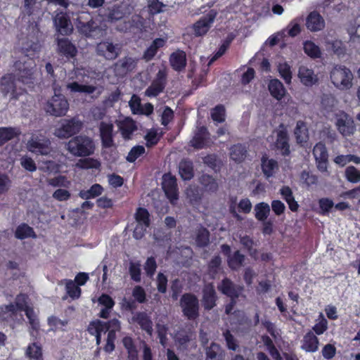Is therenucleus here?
Segmentation results:
<instances>
[{
	"mask_svg": "<svg viewBox=\"0 0 360 360\" xmlns=\"http://www.w3.org/2000/svg\"><path fill=\"white\" fill-rule=\"evenodd\" d=\"M132 322L139 325L140 328L147 334L153 333V322L150 317L143 311L136 312L131 318Z\"/></svg>",
	"mask_w": 360,
	"mask_h": 360,
	"instance_id": "21",
	"label": "nucleus"
},
{
	"mask_svg": "<svg viewBox=\"0 0 360 360\" xmlns=\"http://www.w3.org/2000/svg\"><path fill=\"white\" fill-rule=\"evenodd\" d=\"M258 4L253 5V10L259 18H264L271 16V7L268 1L257 2Z\"/></svg>",
	"mask_w": 360,
	"mask_h": 360,
	"instance_id": "46",
	"label": "nucleus"
},
{
	"mask_svg": "<svg viewBox=\"0 0 360 360\" xmlns=\"http://www.w3.org/2000/svg\"><path fill=\"white\" fill-rule=\"evenodd\" d=\"M15 237L20 240H24L28 238H36L37 235L32 227L26 223H22L17 226Z\"/></svg>",
	"mask_w": 360,
	"mask_h": 360,
	"instance_id": "38",
	"label": "nucleus"
},
{
	"mask_svg": "<svg viewBox=\"0 0 360 360\" xmlns=\"http://www.w3.org/2000/svg\"><path fill=\"white\" fill-rule=\"evenodd\" d=\"M21 49L22 52L27 56H34L41 49V44L38 37L34 35L28 37L25 41L22 43Z\"/></svg>",
	"mask_w": 360,
	"mask_h": 360,
	"instance_id": "27",
	"label": "nucleus"
},
{
	"mask_svg": "<svg viewBox=\"0 0 360 360\" xmlns=\"http://www.w3.org/2000/svg\"><path fill=\"white\" fill-rule=\"evenodd\" d=\"M113 129L112 123L101 122L99 132L103 148H109L114 146Z\"/></svg>",
	"mask_w": 360,
	"mask_h": 360,
	"instance_id": "18",
	"label": "nucleus"
},
{
	"mask_svg": "<svg viewBox=\"0 0 360 360\" xmlns=\"http://www.w3.org/2000/svg\"><path fill=\"white\" fill-rule=\"evenodd\" d=\"M27 148L30 152L37 155H46L51 152L50 141L32 138L28 141Z\"/></svg>",
	"mask_w": 360,
	"mask_h": 360,
	"instance_id": "19",
	"label": "nucleus"
},
{
	"mask_svg": "<svg viewBox=\"0 0 360 360\" xmlns=\"http://www.w3.org/2000/svg\"><path fill=\"white\" fill-rule=\"evenodd\" d=\"M205 360H224L225 352L222 347L215 342H212L206 349Z\"/></svg>",
	"mask_w": 360,
	"mask_h": 360,
	"instance_id": "33",
	"label": "nucleus"
},
{
	"mask_svg": "<svg viewBox=\"0 0 360 360\" xmlns=\"http://www.w3.org/2000/svg\"><path fill=\"white\" fill-rule=\"evenodd\" d=\"M169 63L175 71H182L187 64L186 53L181 50L173 52L169 56Z\"/></svg>",
	"mask_w": 360,
	"mask_h": 360,
	"instance_id": "24",
	"label": "nucleus"
},
{
	"mask_svg": "<svg viewBox=\"0 0 360 360\" xmlns=\"http://www.w3.org/2000/svg\"><path fill=\"white\" fill-rule=\"evenodd\" d=\"M261 168L264 177L269 179L274 176L278 169V165L276 160L269 159L266 155H264L261 158Z\"/></svg>",
	"mask_w": 360,
	"mask_h": 360,
	"instance_id": "23",
	"label": "nucleus"
},
{
	"mask_svg": "<svg viewBox=\"0 0 360 360\" xmlns=\"http://www.w3.org/2000/svg\"><path fill=\"white\" fill-rule=\"evenodd\" d=\"M331 82L340 90L349 89L352 85L353 74L352 71L345 65H335L330 73Z\"/></svg>",
	"mask_w": 360,
	"mask_h": 360,
	"instance_id": "3",
	"label": "nucleus"
},
{
	"mask_svg": "<svg viewBox=\"0 0 360 360\" xmlns=\"http://www.w3.org/2000/svg\"><path fill=\"white\" fill-rule=\"evenodd\" d=\"M25 355L30 359L44 360L43 357L42 347L37 342L28 345L25 351Z\"/></svg>",
	"mask_w": 360,
	"mask_h": 360,
	"instance_id": "40",
	"label": "nucleus"
},
{
	"mask_svg": "<svg viewBox=\"0 0 360 360\" xmlns=\"http://www.w3.org/2000/svg\"><path fill=\"white\" fill-rule=\"evenodd\" d=\"M162 189L172 204L179 199L176 179L170 174H165L162 178Z\"/></svg>",
	"mask_w": 360,
	"mask_h": 360,
	"instance_id": "13",
	"label": "nucleus"
},
{
	"mask_svg": "<svg viewBox=\"0 0 360 360\" xmlns=\"http://www.w3.org/2000/svg\"><path fill=\"white\" fill-rule=\"evenodd\" d=\"M56 51L60 56L67 60L74 59L77 54V49L68 38H57Z\"/></svg>",
	"mask_w": 360,
	"mask_h": 360,
	"instance_id": "14",
	"label": "nucleus"
},
{
	"mask_svg": "<svg viewBox=\"0 0 360 360\" xmlns=\"http://www.w3.org/2000/svg\"><path fill=\"white\" fill-rule=\"evenodd\" d=\"M217 295L212 283L205 285L202 288V304L205 310L210 311L217 305Z\"/></svg>",
	"mask_w": 360,
	"mask_h": 360,
	"instance_id": "16",
	"label": "nucleus"
},
{
	"mask_svg": "<svg viewBox=\"0 0 360 360\" xmlns=\"http://www.w3.org/2000/svg\"><path fill=\"white\" fill-rule=\"evenodd\" d=\"M294 138L297 144L304 146L309 139V129L307 124L302 121H298L294 130Z\"/></svg>",
	"mask_w": 360,
	"mask_h": 360,
	"instance_id": "29",
	"label": "nucleus"
},
{
	"mask_svg": "<svg viewBox=\"0 0 360 360\" xmlns=\"http://www.w3.org/2000/svg\"><path fill=\"white\" fill-rule=\"evenodd\" d=\"M221 250L227 257V264L231 270L236 271L243 265L245 256L240 250H236L231 254V247L228 244L221 245Z\"/></svg>",
	"mask_w": 360,
	"mask_h": 360,
	"instance_id": "10",
	"label": "nucleus"
},
{
	"mask_svg": "<svg viewBox=\"0 0 360 360\" xmlns=\"http://www.w3.org/2000/svg\"><path fill=\"white\" fill-rule=\"evenodd\" d=\"M17 315L16 307L14 304H9L0 307V321H9Z\"/></svg>",
	"mask_w": 360,
	"mask_h": 360,
	"instance_id": "44",
	"label": "nucleus"
},
{
	"mask_svg": "<svg viewBox=\"0 0 360 360\" xmlns=\"http://www.w3.org/2000/svg\"><path fill=\"white\" fill-rule=\"evenodd\" d=\"M66 148L74 156L87 157L94 154L95 144L91 137L86 135H77L68 142Z\"/></svg>",
	"mask_w": 360,
	"mask_h": 360,
	"instance_id": "1",
	"label": "nucleus"
},
{
	"mask_svg": "<svg viewBox=\"0 0 360 360\" xmlns=\"http://www.w3.org/2000/svg\"><path fill=\"white\" fill-rule=\"evenodd\" d=\"M203 163L214 172H219L221 162L216 154H208L202 158Z\"/></svg>",
	"mask_w": 360,
	"mask_h": 360,
	"instance_id": "50",
	"label": "nucleus"
},
{
	"mask_svg": "<svg viewBox=\"0 0 360 360\" xmlns=\"http://www.w3.org/2000/svg\"><path fill=\"white\" fill-rule=\"evenodd\" d=\"M15 73L18 81L23 84H32L34 80L36 64L32 58H27L24 62L20 60L15 63Z\"/></svg>",
	"mask_w": 360,
	"mask_h": 360,
	"instance_id": "5",
	"label": "nucleus"
},
{
	"mask_svg": "<svg viewBox=\"0 0 360 360\" xmlns=\"http://www.w3.org/2000/svg\"><path fill=\"white\" fill-rule=\"evenodd\" d=\"M150 213L146 208L138 207L134 214L137 225L143 226L145 229L150 225Z\"/></svg>",
	"mask_w": 360,
	"mask_h": 360,
	"instance_id": "41",
	"label": "nucleus"
},
{
	"mask_svg": "<svg viewBox=\"0 0 360 360\" xmlns=\"http://www.w3.org/2000/svg\"><path fill=\"white\" fill-rule=\"evenodd\" d=\"M77 28L80 34L89 38H100L103 30L93 20L89 13H82L77 19Z\"/></svg>",
	"mask_w": 360,
	"mask_h": 360,
	"instance_id": "2",
	"label": "nucleus"
},
{
	"mask_svg": "<svg viewBox=\"0 0 360 360\" xmlns=\"http://www.w3.org/2000/svg\"><path fill=\"white\" fill-rule=\"evenodd\" d=\"M68 89L72 92L86 93L90 94L96 91V87L93 85L81 84L77 82H73L68 84Z\"/></svg>",
	"mask_w": 360,
	"mask_h": 360,
	"instance_id": "48",
	"label": "nucleus"
},
{
	"mask_svg": "<svg viewBox=\"0 0 360 360\" xmlns=\"http://www.w3.org/2000/svg\"><path fill=\"white\" fill-rule=\"evenodd\" d=\"M347 180L351 183L360 181V171L354 166L347 167L345 172Z\"/></svg>",
	"mask_w": 360,
	"mask_h": 360,
	"instance_id": "59",
	"label": "nucleus"
},
{
	"mask_svg": "<svg viewBox=\"0 0 360 360\" xmlns=\"http://www.w3.org/2000/svg\"><path fill=\"white\" fill-rule=\"evenodd\" d=\"M126 1H121V5L114 7L109 13L108 18L110 20H117L124 18L127 14H130V11H123L121 10L122 6H126Z\"/></svg>",
	"mask_w": 360,
	"mask_h": 360,
	"instance_id": "56",
	"label": "nucleus"
},
{
	"mask_svg": "<svg viewBox=\"0 0 360 360\" xmlns=\"http://www.w3.org/2000/svg\"><path fill=\"white\" fill-rule=\"evenodd\" d=\"M335 126L343 136H350L355 131L353 119L343 112L336 115Z\"/></svg>",
	"mask_w": 360,
	"mask_h": 360,
	"instance_id": "12",
	"label": "nucleus"
},
{
	"mask_svg": "<svg viewBox=\"0 0 360 360\" xmlns=\"http://www.w3.org/2000/svg\"><path fill=\"white\" fill-rule=\"evenodd\" d=\"M68 323V320H61L55 316H51L48 319V324L53 330H56L58 329L65 330L63 327L66 326Z\"/></svg>",
	"mask_w": 360,
	"mask_h": 360,
	"instance_id": "61",
	"label": "nucleus"
},
{
	"mask_svg": "<svg viewBox=\"0 0 360 360\" xmlns=\"http://www.w3.org/2000/svg\"><path fill=\"white\" fill-rule=\"evenodd\" d=\"M268 90L270 95L277 101H281L287 91L283 83L278 79H271L268 83Z\"/></svg>",
	"mask_w": 360,
	"mask_h": 360,
	"instance_id": "26",
	"label": "nucleus"
},
{
	"mask_svg": "<svg viewBox=\"0 0 360 360\" xmlns=\"http://www.w3.org/2000/svg\"><path fill=\"white\" fill-rule=\"evenodd\" d=\"M103 186L99 184H93L89 189L82 190L79 192V196L84 200L95 198L102 194Z\"/></svg>",
	"mask_w": 360,
	"mask_h": 360,
	"instance_id": "42",
	"label": "nucleus"
},
{
	"mask_svg": "<svg viewBox=\"0 0 360 360\" xmlns=\"http://www.w3.org/2000/svg\"><path fill=\"white\" fill-rule=\"evenodd\" d=\"M276 147L278 150H281L283 155H288L290 154L288 136L286 131L281 130L278 131L276 141Z\"/></svg>",
	"mask_w": 360,
	"mask_h": 360,
	"instance_id": "36",
	"label": "nucleus"
},
{
	"mask_svg": "<svg viewBox=\"0 0 360 360\" xmlns=\"http://www.w3.org/2000/svg\"><path fill=\"white\" fill-rule=\"evenodd\" d=\"M248 151L245 145L237 143L230 148V158L236 163L243 162L247 157Z\"/></svg>",
	"mask_w": 360,
	"mask_h": 360,
	"instance_id": "32",
	"label": "nucleus"
},
{
	"mask_svg": "<svg viewBox=\"0 0 360 360\" xmlns=\"http://www.w3.org/2000/svg\"><path fill=\"white\" fill-rule=\"evenodd\" d=\"M306 26L311 32L320 31L325 27L323 18L316 12H311L307 18Z\"/></svg>",
	"mask_w": 360,
	"mask_h": 360,
	"instance_id": "30",
	"label": "nucleus"
},
{
	"mask_svg": "<svg viewBox=\"0 0 360 360\" xmlns=\"http://www.w3.org/2000/svg\"><path fill=\"white\" fill-rule=\"evenodd\" d=\"M107 333L106 342L103 350L107 354H111L115 349L116 334L114 330H109Z\"/></svg>",
	"mask_w": 360,
	"mask_h": 360,
	"instance_id": "60",
	"label": "nucleus"
},
{
	"mask_svg": "<svg viewBox=\"0 0 360 360\" xmlns=\"http://www.w3.org/2000/svg\"><path fill=\"white\" fill-rule=\"evenodd\" d=\"M199 182L209 192H216L218 189L217 180L207 174H203L199 178Z\"/></svg>",
	"mask_w": 360,
	"mask_h": 360,
	"instance_id": "43",
	"label": "nucleus"
},
{
	"mask_svg": "<svg viewBox=\"0 0 360 360\" xmlns=\"http://www.w3.org/2000/svg\"><path fill=\"white\" fill-rule=\"evenodd\" d=\"M18 135L19 132L14 128L0 127V147Z\"/></svg>",
	"mask_w": 360,
	"mask_h": 360,
	"instance_id": "47",
	"label": "nucleus"
},
{
	"mask_svg": "<svg viewBox=\"0 0 360 360\" xmlns=\"http://www.w3.org/2000/svg\"><path fill=\"white\" fill-rule=\"evenodd\" d=\"M83 127V123L77 117L62 120L59 127L56 129L55 135L60 139L74 137Z\"/></svg>",
	"mask_w": 360,
	"mask_h": 360,
	"instance_id": "6",
	"label": "nucleus"
},
{
	"mask_svg": "<svg viewBox=\"0 0 360 360\" xmlns=\"http://www.w3.org/2000/svg\"><path fill=\"white\" fill-rule=\"evenodd\" d=\"M208 131L205 127H201L198 129L191 141L192 146L196 149H202L205 148V143L208 139Z\"/></svg>",
	"mask_w": 360,
	"mask_h": 360,
	"instance_id": "37",
	"label": "nucleus"
},
{
	"mask_svg": "<svg viewBox=\"0 0 360 360\" xmlns=\"http://www.w3.org/2000/svg\"><path fill=\"white\" fill-rule=\"evenodd\" d=\"M298 77L300 79L301 82L305 86H312L318 80V78L316 75H314L313 70L304 65L300 67Z\"/></svg>",
	"mask_w": 360,
	"mask_h": 360,
	"instance_id": "31",
	"label": "nucleus"
},
{
	"mask_svg": "<svg viewBox=\"0 0 360 360\" xmlns=\"http://www.w3.org/2000/svg\"><path fill=\"white\" fill-rule=\"evenodd\" d=\"M146 152L145 148L143 146H135L131 148L126 160L129 162H134L139 157L143 155Z\"/></svg>",
	"mask_w": 360,
	"mask_h": 360,
	"instance_id": "58",
	"label": "nucleus"
},
{
	"mask_svg": "<svg viewBox=\"0 0 360 360\" xmlns=\"http://www.w3.org/2000/svg\"><path fill=\"white\" fill-rule=\"evenodd\" d=\"M96 51L98 56H103L107 60L115 59L118 56L115 46L112 42L99 43L97 45Z\"/></svg>",
	"mask_w": 360,
	"mask_h": 360,
	"instance_id": "22",
	"label": "nucleus"
},
{
	"mask_svg": "<svg viewBox=\"0 0 360 360\" xmlns=\"http://www.w3.org/2000/svg\"><path fill=\"white\" fill-rule=\"evenodd\" d=\"M17 78L13 73L6 74L1 78V89L4 95L11 94L12 99H18L22 95L24 89L16 87Z\"/></svg>",
	"mask_w": 360,
	"mask_h": 360,
	"instance_id": "9",
	"label": "nucleus"
},
{
	"mask_svg": "<svg viewBox=\"0 0 360 360\" xmlns=\"http://www.w3.org/2000/svg\"><path fill=\"white\" fill-rule=\"evenodd\" d=\"M255 218L262 221H264L270 212V207L266 202H259L255 207Z\"/></svg>",
	"mask_w": 360,
	"mask_h": 360,
	"instance_id": "49",
	"label": "nucleus"
},
{
	"mask_svg": "<svg viewBox=\"0 0 360 360\" xmlns=\"http://www.w3.org/2000/svg\"><path fill=\"white\" fill-rule=\"evenodd\" d=\"M122 344L127 352V360H139V352L132 338L124 337Z\"/></svg>",
	"mask_w": 360,
	"mask_h": 360,
	"instance_id": "39",
	"label": "nucleus"
},
{
	"mask_svg": "<svg viewBox=\"0 0 360 360\" xmlns=\"http://www.w3.org/2000/svg\"><path fill=\"white\" fill-rule=\"evenodd\" d=\"M313 155L315 158L318 169L321 172L329 174L328 172V153L323 143L319 142L314 146Z\"/></svg>",
	"mask_w": 360,
	"mask_h": 360,
	"instance_id": "11",
	"label": "nucleus"
},
{
	"mask_svg": "<svg viewBox=\"0 0 360 360\" xmlns=\"http://www.w3.org/2000/svg\"><path fill=\"white\" fill-rule=\"evenodd\" d=\"M286 37H292V21L289 22L285 30H283L277 34L271 35L267 39V43L270 46H274L279 41H281V46L283 47L286 44Z\"/></svg>",
	"mask_w": 360,
	"mask_h": 360,
	"instance_id": "20",
	"label": "nucleus"
},
{
	"mask_svg": "<svg viewBox=\"0 0 360 360\" xmlns=\"http://www.w3.org/2000/svg\"><path fill=\"white\" fill-rule=\"evenodd\" d=\"M217 288L223 295L233 299H238L243 290V286L235 284L230 278L226 277L221 280Z\"/></svg>",
	"mask_w": 360,
	"mask_h": 360,
	"instance_id": "15",
	"label": "nucleus"
},
{
	"mask_svg": "<svg viewBox=\"0 0 360 360\" xmlns=\"http://www.w3.org/2000/svg\"><path fill=\"white\" fill-rule=\"evenodd\" d=\"M54 25L61 35H69L72 32L70 20L65 14L57 15L54 18Z\"/></svg>",
	"mask_w": 360,
	"mask_h": 360,
	"instance_id": "25",
	"label": "nucleus"
},
{
	"mask_svg": "<svg viewBox=\"0 0 360 360\" xmlns=\"http://www.w3.org/2000/svg\"><path fill=\"white\" fill-rule=\"evenodd\" d=\"M165 86L156 81H153L151 84L146 89L145 95L148 97H156L162 93Z\"/></svg>",
	"mask_w": 360,
	"mask_h": 360,
	"instance_id": "55",
	"label": "nucleus"
},
{
	"mask_svg": "<svg viewBox=\"0 0 360 360\" xmlns=\"http://www.w3.org/2000/svg\"><path fill=\"white\" fill-rule=\"evenodd\" d=\"M76 166L82 169H98L101 167V162L96 159L87 158L79 159Z\"/></svg>",
	"mask_w": 360,
	"mask_h": 360,
	"instance_id": "52",
	"label": "nucleus"
},
{
	"mask_svg": "<svg viewBox=\"0 0 360 360\" xmlns=\"http://www.w3.org/2000/svg\"><path fill=\"white\" fill-rule=\"evenodd\" d=\"M68 110L69 103L65 96L61 94H55L47 101L45 106L46 112L55 117L65 115Z\"/></svg>",
	"mask_w": 360,
	"mask_h": 360,
	"instance_id": "7",
	"label": "nucleus"
},
{
	"mask_svg": "<svg viewBox=\"0 0 360 360\" xmlns=\"http://www.w3.org/2000/svg\"><path fill=\"white\" fill-rule=\"evenodd\" d=\"M117 126L122 137L126 141L131 140L134 133L138 129L136 122L130 117L118 121Z\"/></svg>",
	"mask_w": 360,
	"mask_h": 360,
	"instance_id": "17",
	"label": "nucleus"
},
{
	"mask_svg": "<svg viewBox=\"0 0 360 360\" xmlns=\"http://www.w3.org/2000/svg\"><path fill=\"white\" fill-rule=\"evenodd\" d=\"M67 294L73 300L81 296L82 290L73 281L67 280L65 284Z\"/></svg>",
	"mask_w": 360,
	"mask_h": 360,
	"instance_id": "54",
	"label": "nucleus"
},
{
	"mask_svg": "<svg viewBox=\"0 0 360 360\" xmlns=\"http://www.w3.org/2000/svg\"><path fill=\"white\" fill-rule=\"evenodd\" d=\"M195 243L198 247L205 248L210 243V232L206 228L202 227L196 234Z\"/></svg>",
	"mask_w": 360,
	"mask_h": 360,
	"instance_id": "51",
	"label": "nucleus"
},
{
	"mask_svg": "<svg viewBox=\"0 0 360 360\" xmlns=\"http://www.w3.org/2000/svg\"><path fill=\"white\" fill-rule=\"evenodd\" d=\"M183 315L188 320L194 321L200 316L199 300L197 296L191 292H186L181 297L179 302Z\"/></svg>",
	"mask_w": 360,
	"mask_h": 360,
	"instance_id": "4",
	"label": "nucleus"
},
{
	"mask_svg": "<svg viewBox=\"0 0 360 360\" xmlns=\"http://www.w3.org/2000/svg\"><path fill=\"white\" fill-rule=\"evenodd\" d=\"M217 15V11L211 9L206 15L202 16L193 25L195 36L201 37L207 33Z\"/></svg>",
	"mask_w": 360,
	"mask_h": 360,
	"instance_id": "8",
	"label": "nucleus"
},
{
	"mask_svg": "<svg viewBox=\"0 0 360 360\" xmlns=\"http://www.w3.org/2000/svg\"><path fill=\"white\" fill-rule=\"evenodd\" d=\"M179 174L184 180L188 181L194 176L193 163L189 159H183L179 162Z\"/></svg>",
	"mask_w": 360,
	"mask_h": 360,
	"instance_id": "34",
	"label": "nucleus"
},
{
	"mask_svg": "<svg viewBox=\"0 0 360 360\" xmlns=\"http://www.w3.org/2000/svg\"><path fill=\"white\" fill-rule=\"evenodd\" d=\"M104 322L101 320L92 321L87 327V331L91 335H96L98 333H105Z\"/></svg>",
	"mask_w": 360,
	"mask_h": 360,
	"instance_id": "57",
	"label": "nucleus"
},
{
	"mask_svg": "<svg viewBox=\"0 0 360 360\" xmlns=\"http://www.w3.org/2000/svg\"><path fill=\"white\" fill-rule=\"evenodd\" d=\"M211 117L214 122H224L226 120L225 107L221 104L217 105L211 111Z\"/></svg>",
	"mask_w": 360,
	"mask_h": 360,
	"instance_id": "53",
	"label": "nucleus"
},
{
	"mask_svg": "<svg viewBox=\"0 0 360 360\" xmlns=\"http://www.w3.org/2000/svg\"><path fill=\"white\" fill-rule=\"evenodd\" d=\"M328 329V321L324 318L323 314H320L317 323L313 326V330L317 335L323 334Z\"/></svg>",
	"mask_w": 360,
	"mask_h": 360,
	"instance_id": "63",
	"label": "nucleus"
},
{
	"mask_svg": "<svg viewBox=\"0 0 360 360\" xmlns=\"http://www.w3.org/2000/svg\"><path fill=\"white\" fill-rule=\"evenodd\" d=\"M166 41L162 38L155 39L149 47L144 51L143 58L146 61L151 60L157 54L158 51L165 45Z\"/></svg>",
	"mask_w": 360,
	"mask_h": 360,
	"instance_id": "35",
	"label": "nucleus"
},
{
	"mask_svg": "<svg viewBox=\"0 0 360 360\" xmlns=\"http://www.w3.org/2000/svg\"><path fill=\"white\" fill-rule=\"evenodd\" d=\"M304 53L311 58H319L321 56V51L319 46L311 41H305L303 43Z\"/></svg>",
	"mask_w": 360,
	"mask_h": 360,
	"instance_id": "45",
	"label": "nucleus"
},
{
	"mask_svg": "<svg viewBox=\"0 0 360 360\" xmlns=\"http://www.w3.org/2000/svg\"><path fill=\"white\" fill-rule=\"evenodd\" d=\"M278 70L281 77L285 81L286 83H290L292 79V72L290 67L287 63H279Z\"/></svg>",
	"mask_w": 360,
	"mask_h": 360,
	"instance_id": "62",
	"label": "nucleus"
},
{
	"mask_svg": "<svg viewBox=\"0 0 360 360\" xmlns=\"http://www.w3.org/2000/svg\"><path fill=\"white\" fill-rule=\"evenodd\" d=\"M319 341L313 332H308L302 340L301 349L306 352H315L319 349Z\"/></svg>",
	"mask_w": 360,
	"mask_h": 360,
	"instance_id": "28",
	"label": "nucleus"
},
{
	"mask_svg": "<svg viewBox=\"0 0 360 360\" xmlns=\"http://www.w3.org/2000/svg\"><path fill=\"white\" fill-rule=\"evenodd\" d=\"M129 106L131 109L132 114L137 115L142 106L141 105V99L139 96L137 94H132L129 101Z\"/></svg>",
	"mask_w": 360,
	"mask_h": 360,
	"instance_id": "64",
	"label": "nucleus"
}]
</instances>
